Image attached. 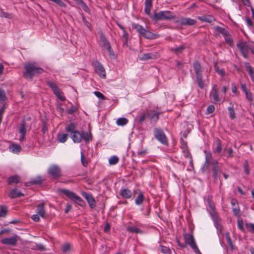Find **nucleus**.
Masks as SVG:
<instances>
[{
  "mask_svg": "<svg viewBox=\"0 0 254 254\" xmlns=\"http://www.w3.org/2000/svg\"><path fill=\"white\" fill-rule=\"evenodd\" d=\"M23 77L27 80H31L34 76L43 73L44 70L41 68L35 62H27L24 64Z\"/></svg>",
  "mask_w": 254,
  "mask_h": 254,
  "instance_id": "1",
  "label": "nucleus"
},
{
  "mask_svg": "<svg viewBox=\"0 0 254 254\" xmlns=\"http://www.w3.org/2000/svg\"><path fill=\"white\" fill-rule=\"evenodd\" d=\"M58 192L62 193L66 195L69 199L73 201L75 203L81 206H84L85 203L84 200L78 195H76L74 192L67 189H59Z\"/></svg>",
  "mask_w": 254,
  "mask_h": 254,
  "instance_id": "2",
  "label": "nucleus"
},
{
  "mask_svg": "<svg viewBox=\"0 0 254 254\" xmlns=\"http://www.w3.org/2000/svg\"><path fill=\"white\" fill-rule=\"evenodd\" d=\"M193 67L196 76V80L199 87L203 88L204 83L202 80V69L200 63L196 61L193 64Z\"/></svg>",
  "mask_w": 254,
  "mask_h": 254,
  "instance_id": "3",
  "label": "nucleus"
},
{
  "mask_svg": "<svg viewBox=\"0 0 254 254\" xmlns=\"http://www.w3.org/2000/svg\"><path fill=\"white\" fill-rule=\"evenodd\" d=\"M186 245H189L196 254H201L198 249L193 236L189 234H185L184 235Z\"/></svg>",
  "mask_w": 254,
  "mask_h": 254,
  "instance_id": "4",
  "label": "nucleus"
},
{
  "mask_svg": "<svg viewBox=\"0 0 254 254\" xmlns=\"http://www.w3.org/2000/svg\"><path fill=\"white\" fill-rule=\"evenodd\" d=\"M47 173L53 180H57L62 176L61 169L57 165L51 166L48 170Z\"/></svg>",
  "mask_w": 254,
  "mask_h": 254,
  "instance_id": "5",
  "label": "nucleus"
},
{
  "mask_svg": "<svg viewBox=\"0 0 254 254\" xmlns=\"http://www.w3.org/2000/svg\"><path fill=\"white\" fill-rule=\"evenodd\" d=\"M152 0H145L144 12L146 14L149 15L153 20L157 21L159 20V13L155 11L153 15L151 14V8L152 6Z\"/></svg>",
  "mask_w": 254,
  "mask_h": 254,
  "instance_id": "6",
  "label": "nucleus"
},
{
  "mask_svg": "<svg viewBox=\"0 0 254 254\" xmlns=\"http://www.w3.org/2000/svg\"><path fill=\"white\" fill-rule=\"evenodd\" d=\"M47 84L51 88L53 93L57 98L62 101L65 100V97L63 95V93L61 91L56 83L50 81H47Z\"/></svg>",
  "mask_w": 254,
  "mask_h": 254,
  "instance_id": "7",
  "label": "nucleus"
},
{
  "mask_svg": "<svg viewBox=\"0 0 254 254\" xmlns=\"http://www.w3.org/2000/svg\"><path fill=\"white\" fill-rule=\"evenodd\" d=\"M237 47L240 51L244 58L247 59L249 51L250 49H251L250 45L246 42H240L237 44Z\"/></svg>",
  "mask_w": 254,
  "mask_h": 254,
  "instance_id": "8",
  "label": "nucleus"
},
{
  "mask_svg": "<svg viewBox=\"0 0 254 254\" xmlns=\"http://www.w3.org/2000/svg\"><path fill=\"white\" fill-rule=\"evenodd\" d=\"M211 165L212 166L213 177L214 179H216L218 175L222 172L221 167L216 160H213Z\"/></svg>",
  "mask_w": 254,
  "mask_h": 254,
  "instance_id": "9",
  "label": "nucleus"
},
{
  "mask_svg": "<svg viewBox=\"0 0 254 254\" xmlns=\"http://www.w3.org/2000/svg\"><path fill=\"white\" fill-rule=\"evenodd\" d=\"M19 239V237L17 235H14L11 237L1 239V243L8 246H15Z\"/></svg>",
  "mask_w": 254,
  "mask_h": 254,
  "instance_id": "10",
  "label": "nucleus"
},
{
  "mask_svg": "<svg viewBox=\"0 0 254 254\" xmlns=\"http://www.w3.org/2000/svg\"><path fill=\"white\" fill-rule=\"evenodd\" d=\"M204 153L205 154V162L202 167V170L203 172L208 168L209 165H211L212 162H211L212 159L211 152L210 151L204 150Z\"/></svg>",
  "mask_w": 254,
  "mask_h": 254,
  "instance_id": "11",
  "label": "nucleus"
},
{
  "mask_svg": "<svg viewBox=\"0 0 254 254\" xmlns=\"http://www.w3.org/2000/svg\"><path fill=\"white\" fill-rule=\"evenodd\" d=\"M82 195L86 199L89 206L91 208H94L96 206L95 200L91 194L87 192L83 191L82 192Z\"/></svg>",
  "mask_w": 254,
  "mask_h": 254,
  "instance_id": "12",
  "label": "nucleus"
},
{
  "mask_svg": "<svg viewBox=\"0 0 254 254\" xmlns=\"http://www.w3.org/2000/svg\"><path fill=\"white\" fill-rule=\"evenodd\" d=\"M94 67L95 68V72L102 78L106 77V72L104 67L101 64L96 62L94 64Z\"/></svg>",
  "mask_w": 254,
  "mask_h": 254,
  "instance_id": "13",
  "label": "nucleus"
},
{
  "mask_svg": "<svg viewBox=\"0 0 254 254\" xmlns=\"http://www.w3.org/2000/svg\"><path fill=\"white\" fill-rule=\"evenodd\" d=\"M210 96L212 98L213 101L215 102H218L220 101L218 96V90L216 84L213 85L210 92Z\"/></svg>",
  "mask_w": 254,
  "mask_h": 254,
  "instance_id": "14",
  "label": "nucleus"
},
{
  "mask_svg": "<svg viewBox=\"0 0 254 254\" xmlns=\"http://www.w3.org/2000/svg\"><path fill=\"white\" fill-rule=\"evenodd\" d=\"M26 121L25 120H23L20 124L19 128V132L20 134V137L19 138L20 141H23L25 139V136L26 132V129L25 128Z\"/></svg>",
  "mask_w": 254,
  "mask_h": 254,
  "instance_id": "15",
  "label": "nucleus"
},
{
  "mask_svg": "<svg viewBox=\"0 0 254 254\" xmlns=\"http://www.w3.org/2000/svg\"><path fill=\"white\" fill-rule=\"evenodd\" d=\"M174 14L169 11H163L160 12V20L170 19L174 17Z\"/></svg>",
  "mask_w": 254,
  "mask_h": 254,
  "instance_id": "16",
  "label": "nucleus"
},
{
  "mask_svg": "<svg viewBox=\"0 0 254 254\" xmlns=\"http://www.w3.org/2000/svg\"><path fill=\"white\" fill-rule=\"evenodd\" d=\"M196 21L190 18H182L180 20V23L182 25H194Z\"/></svg>",
  "mask_w": 254,
  "mask_h": 254,
  "instance_id": "17",
  "label": "nucleus"
},
{
  "mask_svg": "<svg viewBox=\"0 0 254 254\" xmlns=\"http://www.w3.org/2000/svg\"><path fill=\"white\" fill-rule=\"evenodd\" d=\"M120 194L123 198L129 199L132 197V193L128 189H122L120 190Z\"/></svg>",
  "mask_w": 254,
  "mask_h": 254,
  "instance_id": "18",
  "label": "nucleus"
},
{
  "mask_svg": "<svg viewBox=\"0 0 254 254\" xmlns=\"http://www.w3.org/2000/svg\"><path fill=\"white\" fill-rule=\"evenodd\" d=\"M160 142L165 147V150L167 149L169 145L168 139L165 134V133L160 130Z\"/></svg>",
  "mask_w": 254,
  "mask_h": 254,
  "instance_id": "19",
  "label": "nucleus"
},
{
  "mask_svg": "<svg viewBox=\"0 0 254 254\" xmlns=\"http://www.w3.org/2000/svg\"><path fill=\"white\" fill-rule=\"evenodd\" d=\"M134 193H138V196L135 199V204L137 205H140L142 203L144 199L143 193L140 190H134Z\"/></svg>",
  "mask_w": 254,
  "mask_h": 254,
  "instance_id": "20",
  "label": "nucleus"
},
{
  "mask_svg": "<svg viewBox=\"0 0 254 254\" xmlns=\"http://www.w3.org/2000/svg\"><path fill=\"white\" fill-rule=\"evenodd\" d=\"M157 53H146L142 55L141 57L139 58V60L140 61H145L149 59H154L157 58Z\"/></svg>",
  "mask_w": 254,
  "mask_h": 254,
  "instance_id": "21",
  "label": "nucleus"
},
{
  "mask_svg": "<svg viewBox=\"0 0 254 254\" xmlns=\"http://www.w3.org/2000/svg\"><path fill=\"white\" fill-rule=\"evenodd\" d=\"M43 183V180L41 176H38L35 179H32L30 182L25 183V186L26 187L30 186L32 185H40Z\"/></svg>",
  "mask_w": 254,
  "mask_h": 254,
  "instance_id": "22",
  "label": "nucleus"
},
{
  "mask_svg": "<svg viewBox=\"0 0 254 254\" xmlns=\"http://www.w3.org/2000/svg\"><path fill=\"white\" fill-rule=\"evenodd\" d=\"M24 195V194L23 193L18 191L16 189H14L11 190L8 194V196L11 198L19 197L23 196Z\"/></svg>",
  "mask_w": 254,
  "mask_h": 254,
  "instance_id": "23",
  "label": "nucleus"
},
{
  "mask_svg": "<svg viewBox=\"0 0 254 254\" xmlns=\"http://www.w3.org/2000/svg\"><path fill=\"white\" fill-rule=\"evenodd\" d=\"M181 147L183 150V152L185 157L189 158L191 157L190 152L188 148L187 142L184 140H182Z\"/></svg>",
  "mask_w": 254,
  "mask_h": 254,
  "instance_id": "24",
  "label": "nucleus"
},
{
  "mask_svg": "<svg viewBox=\"0 0 254 254\" xmlns=\"http://www.w3.org/2000/svg\"><path fill=\"white\" fill-rule=\"evenodd\" d=\"M244 64L245 67L249 72L252 81L254 82V68L251 66L250 64L248 62H245Z\"/></svg>",
  "mask_w": 254,
  "mask_h": 254,
  "instance_id": "25",
  "label": "nucleus"
},
{
  "mask_svg": "<svg viewBox=\"0 0 254 254\" xmlns=\"http://www.w3.org/2000/svg\"><path fill=\"white\" fill-rule=\"evenodd\" d=\"M71 137L73 141L75 143H79L82 140L81 133L78 131H76L71 134Z\"/></svg>",
  "mask_w": 254,
  "mask_h": 254,
  "instance_id": "26",
  "label": "nucleus"
},
{
  "mask_svg": "<svg viewBox=\"0 0 254 254\" xmlns=\"http://www.w3.org/2000/svg\"><path fill=\"white\" fill-rule=\"evenodd\" d=\"M100 34V39L102 43L101 47L103 48L106 47L110 44V42L107 39L105 35L103 34V33L101 31L99 32Z\"/></svg>",
  "mask_w": 254,
  "mask_h": 254,
  "instance_id": "27",
  "label": "nucleus"
},
{
  "mask_svg": "<svg viewBox=\"0 0 254 254\" xmlns=\"http://www.w3.org/2000/svg\"><path fill=\"white\" fill-rule=\"evenodd\" d=\"M20 177L18 175H14L8 178L7 183L8 185H11L13 184H17L19 182Z\"/></svg>",
  "mask_w": 254,
  "mask_h": 254,
  "instance_id": "28",
  "label": "nucleus"
},
{
  "mask_svg": "<svg viewBox=\"0 0 254 254\" xmlns=\"http://www.w3.org/2000/svg\"><path fill=\"white\" fill-rule=\"evenodd\" d=\"M147 116L151 121L156 122L159 118V113L157 112L150 111L147 113Z\"/></svg>",
  "mask_w": 254,
  "mask_h": 254,
  "instance_id": "29",
  "label": "nucleus"
},
{
  "mask_svg": "<svg viewBox=\"0 0 254 254\" xmlns=\"http://www.w3.org/2000/svg\"><path fill=\"white\" fill-rule=\"evenodd\" d=\"M10 151L14 153H18L21 150V146L15 143H12L9 147Z\"/></svg>",
  "mask_w": 254,
  "mask_h": 254,
  "instance_id": "30",
  "label": "nucleus"
},
{
  "mask_svg": "<svg viewBox=\"0 0 254 254\" xmlns=\"http://www.w3.org/2000/svg\"><path fill=\"white\" fill-rule=\"evenodd\" d=\"M185 49V47L184 45H181L178 47H173L170 49V50L172 52L174 53L176 55H178L183 52L184 49Z\"/></svg>",
  "mask_w": 254,
  "mask_h": 254,
  "instance_id": "31",
  "label": "nucleus"
},
{
  "mask_svg": "<svg viewBox=\"0 0 254 254\" xmlns=\"http://www.w3.org/2000/svg\"><path fill=\"white\" fill-rule=\"evenodd\" d=\"M37 213L42 217L44 216L45 211L44 203H41L37 205Z\"/></svg>",
  "mask_w": 254,
  "mask_h": 254,
  "instance_id": "32",
  "label": "nucleus"
},
{
  "mask_svg": "<svg viewBox=\"0 0 254 254\" xmlns=\"http://www.w3.org/2000/svg\"><path fill=\"white\" fill-rule=\"evenodd\" d=\"M81 136L82 139H83V140L86 142H89L92 139V135L91 132H83L81 133Z\"/></svg>",
  "mask_w": 254,
  "mask_h": 254,
  "instance_id": "33",
  "label": "nucleus"
},
{
  "mask_svg": "<svg viewBox=\"0 0 254 254\" xmlns=\"http://www.w3.org/2000/svg\"><path fill=\"white\" fill-rule=\"evenodd\" d=\"M76 125L73 123H71L67 125L65 127L66 131L68 132H70L71 134L73 133L74 132L76 131Z\"/></svg>",
  "mask_w": 254,
  "mask_h": 254,
  "instance_id": "34",
  "label": "nucleus"
},
{
  "mask_svg": "<svg viewBox=\"0 0 254 254\" xmlns=\"http://www.w3.org/2000/svg\"><path fill=\"white\" fill-rule=\"evenodd\" d=\"M132 28L135 29L139 33V34L142 36L145 30V29L143 28V27L142 26L138 24H133Z\"/></svg>",
  "mask_w": 254,
  "mask_h": 254,
  "instance_id": "35",
  "label": "nucleus"
},
{
  "mask_svg": "<svg viewBox=\"0 0 254 254\" xmlns=\"http://www.w3.org/2000/svg\"><path fill=\"white\" fill-rule=\"evenodd\" d=\"M226 239L227 242L230 248V249L233 251L235 249V246L232 242V241L231 240V238L230 237V236L229 235V233H227L225 235Z\"/></svg>",
  "mask_w": 254,
  "mask_h": 254,
  "instance_id": "36",
  "label": "nucleus"
},
{
  "mask_svg": "<svg viewBox=\"0 0 254 254\" xmlns=\"http://www.w3.org/2000/svg\"><path fill=\"white\" fill-rule=\"evenodd\" d=\"M223 36L224 37L225 42L230 46H232L233 43V41L230 34L228 33V32Z\"/></svg>",
  "mask_w": 254,
  "mask_h": 254,
  "instance_id": "37",
  "label": "nucleus"
},
{
  "mask_svg": "<svg viewBox=\"0 0 254 254\" xmlns=\"http://www.w3.org/2000/svg\"><path fill=\"white\" fill-rule=\"evenodd\" d=\"M8 208L5 205L0 206V217H5L7 213Z\"/></svg>",
  "mask_w": 254,
  "mask_h": 254,
  "instance_id": "38",
  "label": "nucleus"
},
{
  "mask_svg": "<svg viewBox=\"0 0 254 254\" xmlns=\"http://www.w3.org/2000/svg\"><path fill=\"white\" fill-rule=\"evenodd\" d=\"M230 105H231V106L228 108V110L229 113V117L231 120H234L236 118L235 113L233 105H232V103H230Z\"/></svg>",
  "mask_w": 254,
  "mask_h": 254,
  "instance_id": "39",
  "label": "nucleus"
},
{
  "mask_svg": "<svg viewBox=\"0 0 254 254\" xmlns=\"http://www.w3.org/2000/svg\"><path fill=\"white\" fill-rule=\"evenodd\" d=\"M128 122V120L127 119L125 118H120L117 119L116 121V123L118 126H125Z\"/></svg>",
  "mask_w": 254,
  "mask_h": 254,
  "instance_id": "40",
  "label": "nucleus"
},
{
  "mask_svg": "<svg viewBox=\"0 0 254 254\" xmlns=\"http://www.w3.org/2000/svg\"><path fill=\"white\" fill-rule=\"evenodd\" d=\"M68 134H58V140L62 143L65 142L67 138Z\"/></svg>",
  "mask_w": 254,
  "mask_h": 254,
  "instance_id": "41",
  "label": "nucleus"
},
{
  "mask_svg": "<svg viewBox=\"0 0 254 254\" xmlns=\"http://www.w3.org/2000/svg\"><path fill=\"white\" fill-rule=\"evenodd\" d=\"M127 231L129 232L134 233L136 234L142 233V231L141 230H140L139 228L135 226L128 227L127 228Z\"/></svg>",
  "mask_w": 254,
  "mask_h": 254,
  "instance_id": "42",
  "label": "nucleus"
},
{
  "mask_svg": "<svg viewBox=\"0 0 254 254\" xmlns=\"http://www.w3.org/2000/svg\"><path fill=\"white\" fill-rule=\"evenodd\" d=\"M198 19L201 21L211 22L212 20V17L211 16H198Z\"/></svg>",
  "mask_w": 254,
  "mask_h": 254,
  "instance_id": "43",
  "label": "nucleus"
},
{
  "mask_svg": "<svg viewBox=\"0 0 254 254\" xmlns=\"http://www.w3.org/2000/svg\"><path fill=\"white\" fill-rule=\"evenodd\" d=\"M160 252L163 254H171V251L170 249L167 247L160 246Z\"/></svg>",
  "mask_w": 254,
  "mask_h": 254,
  "instance_id": "44",
  "label": "nucleus"
},
{
  "mask_svg": "<svg viewBox=\"0 0 254 254\" xmlns=\"http://www.w3.org/2000/svg\"><path fill=\"white\" fill-rule=\"evenodd\" d=\"M142 36L147 39H153L155 38V35L154 34L146 30Z\"/></svg>",
  "mask_w": 254,
  "mask_h": 254,
  "instance_id": "45",
  "label": "nucleus"
},
{
  "mask_svg": "<svg viewBox=\"0 0 254 254\" xmlns=\"http://www.w3.org/2000/svg\"><path fill=\"white\" fill-rule=\"evenodd\" d=\"M245 227L248 230L252 233H254V224L252 223H246Z\"/></svg>",
  "mask_w": 254,
  "mask_h": 254,
  "instance_id": "46",
  "label": "nucleus"
},
{
  "mask_svg": "<svg viewBox=\"0 0 254 254\" xmlns=\"http://www.w3.org/2000/svg\"><path fill=\"white\" fill-rule=\"evenodd\" d=\"M214 70L218 74L222 76H224L225 75V71L224 69H219L216 64L214 65Z\"/></svg>",
  "mask_w": 254,
  "mask_h": 254,
  "instance_id": "47",
  "label": "nucleus"
},
{
  "mask_svg": "<svg viewBox=\"0 0 254 254\" xmlns=\"http://www.w3.org/2000/svg\"><path fill=\"white\" fill-rule=\"evenodd\" d=\"M119 158L116 156H112L109 160L110 165H115L119 162Z\"/></svg>",
  "mask_w": 254,
  "mask_h": 254,
  "instance_id": "48",
  "label": "nucleus"
},
{
  "mask_svg": "<svg viewBox=\"0 0 254 254\" xmlns=\"http://www.w3.org/2000/svg\"><path fill=\"white\" fill-rule=\"evenodd\" d=\"M232 211L235 216L239 217L240 216V208L238 205H236L235 206H232Z\"/></svg>",
  "mask_w": 254,
  "mask_h": 254,
  "instance_id": "49",
  "label": "nucleus"
},
{
  "mask_svg": "<svg viewBox=\"0 0 254 254\" xmlns=\"http://www.w3.org/2000/svg\"><path fill=\"white\" fill-rule=\"evenodd\" d=\"M222 151V145L220 139H217L216 140V147L215 148V151L217 153H219Z\"/></svg>",
  "mask_w": 254,
  "mask_h": 254,
  "instance_id": "50",
  "label": "nucleus"
},
{
  "mask_svg": "<svg viewBox=\"0 0 254 254\" xmlns=\"http://www.w3.org/2000/svg\"><path fill=\"white\" fill-rule=\"evenodd\" d=\"M104 49H106L107 50V51L108 52L109 55L111 58L114 57V56H115L114 52L110 44L108 46H106V47H105Z\"/></svg>",
  "mask_w": 254,
  "mask_h": 254,
  "instance_id": "51",
  "label": "nucleus"
},
{
  "mask_svg": "<svg viewBox=\"0 0 254 254\" xmlns=\"http://www.w3.org/2000/svg\"><path fill=\"white\" fill-rule=\"evenodd\" d=\"M244 170L245 173L248 175L250 173V169L249 167V163L247 160H245L244 163Z\"/></svg>",
  "mask_w": 254,
  "mask_h": 254,
  "instance_id": "52",
  "label": "nucleus"
},
{
  "mask_svg": "<svg viewBox=\"0 0 254 254\" xmlns=\"http://www.w3.org/2000/svg\"><path fill=\"white\" fill-rule=\"evenodd\" d=\"M212 218L214 222L215 225L217 227L218 225V217L215 212L211 214Z\"/></svg>",
  "mask_w": 254,
  "mask_h": 254,
  "instance_id": "53",
  "label": "nucleus"
},
{
  "mask_svg": "<svg viewBox=\"0 0 254 254\" xmlns=\"http://www.w3.org/2000/svg\"><path fill=\"white\" fill-rule=\"evenodd\" d=\"M6 99L5 92L0 88V102L4 101Z\"/></svg>",
  "mask_w": 254,
  "mask_h": 254,
  "instance_id": "54",
  "label": "nucleus"
},
{
  "mask_svg": "<svg viewBox=\"0 0 254 254\" xmlns=\"http://www.w3.org/2000/svg\"><path fill=\"white\" fill-rule=\"evenodd\" d=\"M238 228L242 231L244 232L243 222L242 219H239L237 221Z\"/></svg>",
  "mask_w": 254,
  "mask_h": 254,
  "instance_id": "55",
  "label": "nucleus"
},
{
  "mask_svg": "<svg viewBox=\"0 0 254 254\" xmlns=\"http://www.w3.org/2000/svg\"><path fill=\"white\" fill-rule=\"evenodd\" d=\"M0 16L1 17L8 18H12L13 15L11 13H7L4 11H1L0 14Z\"/></svg>",
  "mask_w": 254,
  "mask_h": 254,
  "instance_id": "56",
  "label": "nucleus"
},
{
  "mask_svg": "<svg viewBox=\"0 0 254 254\" xmlns=\"http://www.w3.org/2000/svg\"><path fill=\"white\" fill-rule=\"evenodd\" d=\"M245 94L246 95L247 99L249 101L251 102L253 101V95H252V92L250 90H249L247 92H246V93H245Z\"/></svg>",
  "mask_w": 254,
  "mask_h": 254,
  "instance_id": "57",
  "label": "nucleus"
},
{
  "mask_svg": "<svg viewBox=\"0 0 254 254\" xmlns=\"http://www.w3.org/2000/svg\"><path fill=\"white\" fill-rule=\"evenodd\" d=\"M81 161L82 165L86 167L88 164V162L87 160L85 158L82 152L81 153Z\"/></svg>",
  "mask_w": 254,
  "mask_h": 254,
  "instance_id": "58",
  "label": "nucleus"
},
{
  "mask_svg": "<svg viewBox=\"0 0 254 254\" xmlns=\"http://www.w3.org/2000/svg\"><path fill=\"white\" fill-rule=\"evenodd\" d=\"M94 93L95 95V96L102 100L107 99V98L102 93L99 91H95Z\"/></svg>",
  "mask_w": 254,
  "mask_h": 254,
  "instance_id": "59",
  "label": "nucleus"
},
{
  "mask_svg": "<svg viewBox=\"0 0 254 254\" xmlns=\"http://www.w3.org/2000/svg\"><path fill=\"white\" fill-rule=\"evenodd\" d=\"M216 31L218 33L222 34L223 36L224 35H225L228 32V31L226 30H225L224 28H223L220 27H217Z\"/></svg>",
  "mask_w": 254,
  "mask_h": 254,
  "instance_id": "60",
  "label": "nucleus"
},
{
  "mask_svg": "<svg viewBox=\"0 0 254 254\" xmlns=\"http://www.w3.org/2000/svg\"><path fill=\"white\" fill-rule=\"evenodd\" d=\"M215 110V107L213 105H209L208 106L206 109V114H209L214 112Z\"/></svg>",
  "mask_w": 254,
  "mask_h": 254,
  "instance_id": "61",
  "label": "nucleus"
},
{
  "mask_svg": "<svg viewBox=\"0 0 254 254\" xmlns=\"http://www.w3.org/2000/svg\"><path fill=\"white\" fill-rule=\"evenodd\" d=\"M232 91L233 93H235L236 95L239 94V92L238 91L237 87L236 84L234 83H232Z\"/></svg>",
  "mask_w": 254,
  "mask_h": 254,
  "instance_id": "62",
  "label": "nucleus"
},
{
  "mask_svg": "<svg viewBox=\"0 0 254 254\" xmlns=\"http://www.w3.org/2000/svg\"><path fill=\"white\" fill-rule=\"evenodd\" d=\"M76 111V108L74 107L71 106L70 108L66 110L67 114L71 115L73 114Z\"/></svg>",
  "mask_w": 254,
  "mask_h": 254,
  "instance_id": "63",
  "label": "nucleus"
},
{
  "mask_svg": "<svg viewBox=\"0 0 254 254\" xmlns=\"http://www.w3.org/2000/svg\"><path fill=\"white\" fill-rule=\"evenodd\" d=\"M70 245L68 244H66L63 246L62 251L64 253H66L70 250Z\"/></svg>",
  "mask_w": 254,
  "mask_h": 254,
  "instance_id": "64",
  "label": "nucleus"
}]
</instances>
